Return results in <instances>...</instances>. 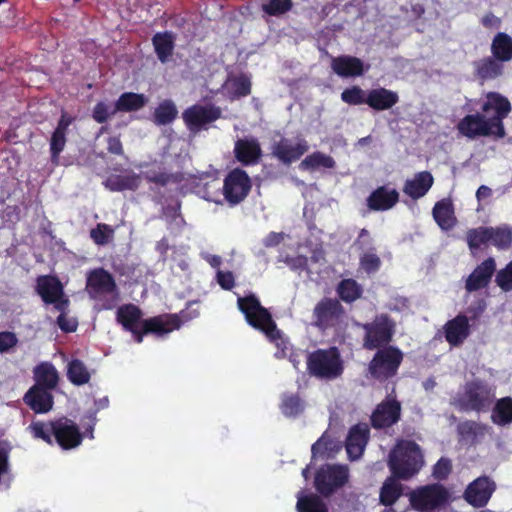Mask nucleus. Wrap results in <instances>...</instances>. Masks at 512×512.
<instances>
[{
  "mask_svg": "<svg viewBox=\"0 0 512 512\" xmlns=\"http://www.w3.org/2000/svg\"><path fill=\"white\" fill-rule=\"evenodd\" d=\"M481 110L486 114L491 110H494L495 113L490 118H486L480 113L466 115L457 124L459 133L469 139L491 135H495L499 138L504 137L505 128L503 119L511 112L509 100L497 92H489Z\"/></svg>",
  "mask_w": 512,
  "mask_h": 512,
  "instance_id": "obj_1",
  "label": "nucleus"
},
{
  "mask_svg": "<svg viewBox=\"0 0 512 512\" xmlns=\"http://www.w3.org/2000/svg\"><path fill=\"white\" fill-rule=\"evenodd\" d=\"M28 429L35 439H41L49 445L56 443L63 450L74 449L83 441L78 425L67 417L46 422L35 421Z\"/></svg>",
  "mask_w": 512,
  "mask_h": 512,
  "instance_id": "obj_2",
  "label": "nucleus"
},
{
  "mask_svg": "<svg viewBox=\"0 0 512 512\" xmlns=\"http://www.w3.org/2000/svg\"><path fill=\"white\" fill-rule=\"evenodd\" d=\"M237 306L244 314L247 323L264 333L269 341L274 343L278 350L284 354L288 340L283 336L282 331L277 328L271 313L261 305L259 299L254 294L238 297Z\"/></svg>",
  "mask_w": 512,
  "mask_h": 512,
  "instance_id": "obj_3",
  "label": "nucleus"
},
{
  "mask_svg": "<svg viewBox=\"0 0 512 512\" xmlns=\"http://www.w3.org/2000/svg\"><path fill=\"white\" fill-rule=\"evenodd\" d=\"M424 465L420 446L412 440H401L391 450L388 467L393 476L409 480L417 475Z\"/></svg>",
  "mask_w": 512,
  "mask_h": 512,
  "instance_id": "obj_4",
  "label": "nucleus"
},
{
  "mask_svg": "<svg viewBox=\"0 0 512 512\" xmlns=\"http://www.w3.org/2000/svg\"><path fill=\"white\" fill-rule=\"evenodd\" d=\"M307 371L318 379L334 380L344 372V362L337 347L316 349L307 355Z\"/></svg>",
  "mask_w": 512,
  "mask_h": 512,
  "instance_id": "obj_5",
  "label": "nucleus"
},
{
  "mask_svg": "<svg viewBox=\"0 0 512 512\" xmlns=\"http://www.w3.org/2000/svg\"><path fill=\"white\" fill-rule=\"evenodd\" d=\"M494 400L493 388L484 380L474 379L465 383L456 404L460 411L483 413L490 410Z\"/></svg>",
  "mask_w": 512,
  "mask_h": 512,
  "instance_id": "obj_6",
  "label": "nucleus"
},
{
  "mask_svg": "<svg viewBox=\"0 0 512 512\" xmlns=\"http://www.w3.org/2000/svg\"><path fill=\"white\" fill-rule=\"evenodd\" d=\"M411 507L418 512H435L446 509L451 501L450 491L440 483L418 487L409 495Z\"/></svg>",
  "mask_w": 512,
  "mask_h": 512,
  "instance_id": "obj_7",
  "label": "nucleus"
},
{
  "mask_svg": "<svg viewBox=\"0 0 512 512\" xmlns=\"http://www.w3.org/2000/svg\"><path fill=\"white\" fill-rule=\"evenodd\" d=\"M403 358V352L396 346L378 348L368 365L369 373L378 381H386L398 373Z\"/></svg>",
  "mask_w": 512,
  "mask_h": 512,
  "instance_id": "obj_8",
  "label": "nucleus"
},
{
  "mask_svg": "<svg viewBox=\"0 0 512 512\" xmlns=\"http://www.w3.org/2000/svg\"><path fill=\"white\" fill-rule=\"evenodd\" d=\"M365 332L363 347L367 350H374L390 346L395 333V322L388 314L377 315L372 322L362 325Z\"/></svg>",
  "mask_w": 512,
  "mask_h": 512,
  "instance_id": "obj_9",
  "label": "nucleus"
},
{
  "mask_svg": "<svg viewBox=\"0 0 512 512\" xmlns=\"http://www.w3.org/2000/svg\"><path fill=\"white\" fill-rule=\"evenodd\" d=\"M348 480L349 469L346 465H326L317 470L314 478V486L320 495L329 497L336 490L343 487Z\"/></svg>",
  "mask_w": 512,
  "mask_h": 512,
  "instance_id": "obj_10",
  "label": "nucleus"
},
{
  "mask_svg": "<svg viewBox=\"0 0 512 512\" xmlns=\"http://www.w3.org/2000/svg\"><path fill=\"white\" fill-rule=\"evenodd\" d=\"M345 316V309L338 299L324 297L313 309L314 325L321 330L337 327Z\"/></svg>",
  "mask_w": 512,
  "mask_h": 512,
  "instance_id": "obj_11",
  "label": "nucleus"
},
{
  "mask_svg": "<svg viewBox=\"0 0 512 512\" xmlns=\"http://www.w3.org/2000/svg\"><path fill=\"white\" fill-rule=\"evenodd\" d=\"M221 109L215 105L195 104L187 108L182 118L190 131H199L221 117Z\"/></svg>",
  "mask_w": 512,
  "mask_h": 512,
  "instance_id": "obj_12",
  "label": "nucleus"
},
{
  "mask_svg": "<svg viewBox=\"0 0 512 512\" xmlns=\"http://www.w3.org/2000/svg\"><path fill=\"white\" fill-rule=\"evenodd\" d=\"M401 403L395 399L386 397L374 409L370 421L375 429L390 428L401 419Z\"/></svg>",
  "mask_w": 512,
  "mask_h": 512,
  "instance_id": "obj_13",
  "label": "nucleus"
},
{
  "mask_svg": "<svg viewBox=\"0 0 512 512\" xmlns=\"http://www.w3.org/2000/svg\"><path fill=\"white\" fill-rule=\"evenodd\" d=\"M308 150L309 145L304 138L292 143L290 139L282 137L271 146V154L284 165L298 161Z\"/></svg>",
  "mask_w": 512,
  "mask_h": 512,
  "instance_id": "obj_14",
  "label": "nucleus"
},
{
  "mask_svg": "<svg viewBox=\"0 0 512 512\" xmlns=\"http://www.w3.org/2000/svg\"><path fill=\"white\" fill-rule=\"evenodd\" d=\"M496 490V483L488 476L473 480L464 491V499L476 508L484 507Z\"/></svg>",
  "mask_w": 512,
  "mask_h": 512,
  "instance_id": "obj_15",
  "label": "nucleus"
},
{
  "mask_svg": "<svg viewBox=\"0 0 512 512\" xmlns=\"http://www.w3.org/2000/svg\"><path fill=\"white\" fill-rule=\"evenodd\" d=\"M182 321L177 314H163L144 319L141 323V343L147 334L165 335L181 327Z\"/></svg>",
  "mask_w": 512,
  "mask_h": 512,
  "instance_id": "obj_16",
  "label": "nucleus"
},
{
  "mask_svg": "<svg viewBox=\"0 0 512 512\" xmlns=\"http://www.w3.org/2000/svg\"><path fill=\"white\" fill-rule=\"evenodd\" d=\"M86 289L92 297L105 294L118 295L115 279L104 268H96L88 274Z\"/></svg>",
  "mask_w": 512,
  "mask_h": 512,
  "instance_id": "obj_17",
  "label": "nucleus"
},
{
  "mask_svg": "<svg viewBox=\"0 0 512 512\" xmlns=\"http://www.w3.org/2000/svg\"><path fill=\"white\" fill-rule=\"evenodd\" d=\"M496 271V261L493 257L483 260L465 281V289L468 293L487 288Z\"/></svg>",
  "mask_w": 512,
  "mask_h": 512,
  "instance_id": "obj_18",
  "label": "nucleus"
},
{
  "mask_svg": "<svg viewBox=\"0 0 512 512\" xmlns=\"http://www.w3.org/2000/svg\"><path fill=\"white\" fill-rule=\"evenodd\" d=\"M142 310L134 304H124L116 311V320L125 331L133 335L137 343H141Z\"/></svg>",
  "mask_w": 512,
  "mask_h": 512,
  "instance_id": "obj_19",
  "label": "nucleus"
},
{
  "mask_svg": "<svg viewBox=\"0 0 512 512\" xmlns=\"http://www.w3.org/2000/svg\"><path fill=\"white\" fill-rule=\"evenodd\" d=\"M23 401L36 414L48 413L54 405L52 390L35 385L24 394Z\"/></svg>",
  "mask_w": 512,
  "mask_h": 512,
  "instance_id": "obj_20",
  "label": "nucleus"
},
{
  "mask_svg": "<svg viewBox=\"0 0 512 512\" xmlns=\"http://www.w3.org/2000/svg\"><path fill=\"white\" fill-rule=\"evenodd\" d=\"M234 156L244 166L257 164L262 156V149L258 139H238L234 145Z\"/></svg>",
  "mask_w": 512,
  "mask_h": 512,
  "instance_id": "obj_21",
  "label": "nucleus"
},
{
  "mask_svg": "<svg viewBox=\"0 0 512 512\" xmlns=\"http://www.w3.org/2000/svg\"><path fill=\"white\" fill-rule=\"evenodd\" d=\"M446 341L451 346H460L470 335L469 319L464 314H458L444 325Z\"/></svg>",
  "mask_w": 512,
  "mask_h": 512,
  "instance_id": "obj_22",
  "label": "nucleus"
},
{
  "mask_svg": "<svg viewBox=\"0 0 512 512\" xmlns=\"http://www.w3.org/2000/svg\"><path fill=\"white\" fill-rule=\"evenodd\" d=\"M331 68L340 77H358L365 72L363 61L355 56L341 55L331 57Z\"/></svg>",
  "mask_w": 512,
  "mask_h": 512,
  "instance_id": "obj_23",
  "label": "nucleus"
},
{
  "mask_svg": "<svg viewBox=\"0 0 512 512\" xmlns=\"http://www.w3.org/2000/svg\"><path fill=\"white\" fill-rule=\"evenodd\" d=\"M367 103L375 111H385L394 107L399 102L397 92L384 87L367 90Z\"/></svg>",
  "mask_w": 512,
  "mask_h": 512,
  "instance_id": "obj_24",
  "label": "nucleus"
},
{
  "mask_svg": "<svg viewBox=\"0 0 512 512\" xmlns=\"http://www.w3.org/2000/svg\"><path fill=\"white\" fill-rule=\"evenodd\" d=\"M36 283V292L47 305L52 304L59 296H63L64 294L63 285L55 276H39Z\"/></svg>",
  "mask_w": 512,
  "mask_h": 512,
  "instance_id": "obj_25",
  "label": "nucleus"
},
{
  "mask_svg": "<svg viewBox=\"0 0 512 512\" xmlns=\"http://www.w3.org/2000/svg\"><path fill=\"white\" fill-rule=\"evenodd\" d=\"M35 386L54 390L59 384V373L51 362H41L33 369Z\"/></svg>",
  "mask_w": 512,
  "mask_h": 512,
  "instance_id": "obj_26",
  "label": "nucleus"
},
{
  "mask_svg": "<svg viewBox=\"0 0 512 512\" xmlns=\"http://www.w3.org/2000/svg\"><path fill=\"white\" fill-rule=\"evenodd\" d=\"M475 76L482 80H493L503 75L504 63L494 56H486L474 62Z\"/></svg>",
  "mask_w": 512,
  "mask_h": 512,
  "instance_id": "obj_27",
  "label": "nucleus"
},
{
  "mask_svg": "<svg viewBox=\"0 0 512 512\" xmlns=\"http://www.w3.org/2000/svg\"><path fill=\"white\" fill-rule=\"evenodd\" d=\"M368 439V430L360 425L353 426L346 439V451L351 460L360 458Z\"/></svg>",
  "mask_w": 512,
  "mask_h": 512,
  "instance_id": "obj_28",
  "label": "nucleus"
},
{
  "mask_svg": "<svg viewBox=\"0 0 512 512\" xmlns=\"http://www.w3.org/2000/svg\"><path fill=\"white\" fill-rule=\"evenodd\" d=\"M433 218L442 230L449 231L455 226L457 220L450 198H444L434 205Z\"/></svg>",
  "mask_w": 512,
  "mask_h": 512,
  "instance_id": "obj_29",
  "label": "nucleus"
},
{
  "mask_svg": "<svg viewBox=\"0 0 512 512\" xmlns=\"http://www.w3.org/2000/svg\"><path fill=\"white\" fill-rule=\"evenodd\" d=\"M399 480L392 474L385 479L379 491V503L381 505L391 507L403 495L404 487Z\"/></svg>",
  "mask_w": 512,
  "mask_h": 512,
  "instance_id": "obj_30",
  "label": "nucleus"
},
{
  "mask_svg": "<svg viewBox=\"0 0 512 512\" xmlns=\"http://www.w3.org/2000/svg\"><path fill=\"white\" fill-rule=\"evenodd\" d=\"M488 430V426L473 420H466L457 426L460 440L470 446L475 445L484 437Z\"/></svg>",
  "mask_w": 512,
  "mask_h": 512,
  "instance_id": "obj_31",
  "label": "nucleus"
},
{
  "mask_svg": "<svg viewBox=\"0 0 512 512\" xmlns=\"http://www.w3.org/2000/svg\"><path fill=\"white\" fill-rule=\"evenodd\" d=\"M147 102L148 99L144 94L124 92L116 100L112 112L117 113L139 111L146 106Z\"/></svg>",
  "mask_w": 512,
  "mask_h": 512,
  "instance_id": "obj_32",
  "label": "nucleus"
},
{
  "mask_svg": "<svg viewBox=\"0 0 512 512\" xmlns=\"http://www.w3.org/2000/svg\"><path fill=\"white\" fill-rule=\"evenodd\" d=\"M251 187V179L246 171L235 168L225 177L223 192H250Z\"/></svg>",
  "mask_w": 512,
  "mask_h": 512,
  "instance_id": "obj_33",
  "label": "nucleus"
},
{
  "mask_svg": "<svg viewBox=\"0 0 512 512\" xmlns=\"http://www.w3.org/2000/svg\"><path fill=\"white\" fill-rule=\"evenodd\" d=\"M152 44L160 62L166 63L172 56L175 48V39L172 32H157L152 37Z\"/></svg>",
  "mask_w": 512,
  "mask_h": 512,
  "instance_id": "obj_34",
  "label": "nucleus"
},
{
  "mask_svg": "<svg viewBox=\"0 0 512 512\" xmlns=\"http://www.w3.org/2000/svg\"><path fill=\"white\" fill-rule=\"evenodd\" d=\"M141 182L139 175L133 172L112 174L105 180V187L112 191L135 190Z\"/></svg>",
  "mask_w": 512,
  "mask_h": 512,
  "instance_id": "obj_35",
  "label": "nucleus"
},
{
  "mask_svg": "<svg viewBox=\"0 0 512 512\" xmlns=\"http://www.w3.org/2000/svg\"><path fill=\"white\" fill-rule=\"evenodd\" d=\"M491 55L503 63L512 60V37L505 32H498L491 42Z\"/></svg>",
  "mask_w": 512,
  "mask_h": 512,
  "instance_id": "obj_36",
  "label": "nucleus"
},
{
  "mask_svg": "<svg viewBox=\"0 0 512 512\" xmlns=\"http://www.w3.org/2000/svg\"><path fill=\"white\" fill-rule=\"evenodd\" d=\"M335 166L336 162L334 158L320 151H316L307 155L300 163V169L309 171L333 169Z\"/></svg>",
  "mask_w": 512,
  "mask_h": 512,
  "instance_id": "obj_37",
  "label": "nucleus"
},
{
  "mask_svg": "<svg viewBox=\"0 0 512 512\" xmlns=\"http://www.w3.org/2000/svg\"><path fill=\"white\" fill-rule=\"evenodd\" d=\"M66 375L68 380L75 386L88 384L91 379L88 367L80 359H72L68 362Z\"/></svg>",
  "mask_w": 512,
  "mask_h": 512,
  "instance_id": "obj_38",
  "label": "nucleus"
},
{
  "mask_svg": "<svg viewBox=\"0 0 512 512\" xmlns=\"http://www.w3.org/2000/svg\"><path fill=\"white\" fill-rule=\"evenodd\" d=\"M491 420L494 424L505 426L512 423V398L507 396L496 401L492 413Z\"/></svg>",
  "mask_w": 512,
  "mask_h": 512,
  "instance_id": "obj_39",
  "label": "nucleus"
},
{
  "mask_svg": "<svg viewBox=\"0 0 512 512\" xmlns=\"http://www.w3.org/2000/svg\"><path fill=\"white\" fill-rule=\"evenodd\" d=\"M336 293L343 302L353 303L357 299L361 298L363 288L356 280L346 278L338 283Z\"/></svg>",
  "mask_w": 512,
  "mask_h": 512,
  "instance_id": "obj_40",
  "label": "nucleus"
},
{
  "mask_svg": "<svg viewBox=\"0 0 512 512\" xmlns=\"http://www.w3.org/2000/svg\"><path fill=\"white\" fill-rule=\"evenodd\" d=\"M489 228V244L498 250H508L512 246V227L502 225Z\"/></svg>",
  "mask_w": 512,
  "mask_h": 512,
  "instance_id": "obj_41",
  "label": "nucleus"
},
{
  "mask_svg": "<svg viewBox=\"0 0 512 512\" xmlns=\"http://www.w3.org/2000/svg\"><path fill=\"white\" fill-rule=\"evenodd\" d=\"M178 116V110L172 100H163L155 108L153 113V121L156 125H168L172 123Z\"/></svg>",
  "mask_w": 512,
  "mask_h": 512,
  "instance_id": "obj_42",
  "label": "nucleus"
},
{
  "mask_svg": "<svg viewBox=\"0 0 512 512\" xmlns=\"http://www.w3.org/2000/svg\"><path fill=\"white\" fill-rule=\"evenodd\" d=\"M296 508L298 512H328L325 502L313 493L299 496Z\"/></svg>",
  "mask_w": 512,
  "mask_h": 512,
  "instance_id": "obj_43",
  "label": "nucleus"
},
{
  "mask_svg": "<svg viewBox=\"0 0 512 512\" xmlns=\"http://www.w3.org/2000/svg\"><path fill=\"white\" fill-rule=\"evenodd\" d=\"M466 242L472 253L489 244V228L480 226L466 232Z\"/></svg>",
  "mask_w": 512,
  "mask_h": 512,
  "instance_id": "obj_44",
  "label": "nucleus"
},
{
  "mask_svg": "<svg viewBox=\"0 0 512 512\" xmlns=\"http://www.w3.org/2000/svg\"><path fill=\"white\" fill-rule=\"evenodd\" d=\"M144 178L151 183L158 186H166L170 183H179L182 181L183 176L181 174L168 173L162 168L149 169L144 172Z\"/></svg>",
  "mask_w": 512,
  "mask_h": 512,
  "instance_id": "obj_45",
  "label": "nucleus"
},
{
  "mask_svg": "<svg viewBox=\"0 0 512 512\" xmlns=\"http://www.w3.org/2000/svg\"><path fill=\"white\" fill-rule=\"evenodd\" d=\"M433 181V176L428 171L416 173L413 179L406 181L403 192H428Z\"/></svg>",
  "mask_w": 512,
  "mask_h": 512,
  "instance_id": "obj_46",
  "label": "nucleus"
},
{
  "mask_svg": "<svg viewBox=\"0 0 512 512\" xmlns=\"http://www.w3.org/2000/svg\"><path fill=\"white\" fill-rule=\"evenodd\" d=\"M281 412L286 417H296L304 410V403L298 394L285 393L282 395Z\"/></svg>",
  "mask_w": 512,
  "mask_h": 512,
  "instance_id": "obj_47",
  "label": "nucleus"
},
{
  "mask_svg": "<svg viewBox=\"0 0 512 512\" xmlns=\"http://www.w3.org/2000/svg\"><path fill=\"white\" fill-rule=\"evenodd\" d=\"M399 200V194H370L367 205L370 210L385 211L392 208Z\"/></svg>",
  "mask_w": 512,
  "mask_h": 512,
  "instance_id": "obj_48",
  "label": "nucleus"
},
{
  "mask_svg": "<svg viewBox=\"0 0 512 512\" xmlns=\"http://www.w3.org/2000/svg\"><path fill=\"white\" fill-rule=\"evenodd\" d=\"M262 11L274 17L282 16L293 8L292 0H268L266 3L262 4Z\"/></svg>",
  "mask_w": 512,
  "mask_h": 512,
  "instance_id": "obj_49",
  "label": "nucleus"
},
{
  "mask_svg": "<svg viewBox=\"0 0 512 512\" xmlns=\"http://www.w3.org/2000/svg\"><path fill=\"white\" fill-rule=\"evenodd\" d=\"M381 264V259L376 254V249L374 247L363 253L359 259L360 268L368 275L378 272Z\"/></svg>",
  "mask_w": 512,
  "mask_h": 512,
  "instance_id": "obj_50",
  "label": "nucleus"
},
{
  "mask_svg": "<svg viewBox=\"0 0 512 512\" xmlns=\"http://www.w3.org/2000/svg\"><path fill=\"white\" fill-rule=\"evenodd\" d=\"M367 91L363 90L361 87L354 85L349 88H346L341 93V100L353 106H358L367 103Z\"/></svg>",
  "mask_w": 512,
  "mask_h": 512,
  "instance_id": "obj_51",
  "label": "nucleus"
},
{
  "mask_svg": "<svg viewBox=\"0 0 512 512\" xmlns=\"http://www.w3.org/2000/svg\"><path fill=\"white\" fill-rule=\"evenodd\" d=\"M233 98L246 97L251 93V81L246 75H240L231 80Z\"/></svg>",
  "mask_w": 512,
  "mask_h": 512,
  "instance_id": "obj_52",
  "label": "nucleus"
},
{
  "mask_svg": "<svg viewBox=\"0 0 512 512\" xmlns=\"http://www.w3.org/2000/svg\"><path fill=\"white\" fill-rule=\"evenodd\" d=\"M114 230L108 224L99 223L91 229L90 237L97 245H106L113 237Z\"/></svg>",
  "mask_w": 512,
  "mask_h": 512,
  "instance_id": "obj_53",
  "label": "nucleus"
},
{
  "mask_svg": "<svg viewBox=\"0 0 512 512\" xmlns=\"http://www.w3.org/2000/svg\"><path fill=\"white\" fill-rule=\"evenodd\" d=\"M66 141V134L53 131L50 139V153L53 164L57 165L59 163V156L65 148Z\"/></svg>",
  "mask_w": 512,
  "mask_h": 512,
  "instance_id": "obj_54",
  "label": "nucleus"
},
{
  "mask_svg": "<svg viewBox=\"0 0 512 512\" xmlns=\"http://www.w3.org/2000/svg\"><path fill=\"white\" fill-rule=\"evenodd\" d=\"M453 469L451 459L441 457L433 466L432 476L438 481L446 480L451 474Z\"/></svg>",
  "mask_w": 512,
  "mask_h": 512,
  "instance_id": "obj_55",
  "label": "nucleus"
},
{
  "mask_svg": "<svg viewBox=\"0 0 512 512\" xmlns=\"http://www.w3.org/2000/svg\"><path fill=\"white\" fill-rule=\"evenodd\" d=\"M113 107L104 101H99L95 104L92 110V118L99 124L106 123L111 116L116 113L112 112Z\"/></svg>",
  "mask_w": 512,
  "mask_h": 512,
  "instance_id": "obj_56",
  "label": "nucleus"
},
{
  "mask_svg": "<svg viewBox=\"0 0 512 512\" xmlns=\"http://www.w3.org/2000/svg\"><path fill=\"white\" fill-rule=\"evenodd\" d=\"M495 282L505 292L512 290V260L497 272Z\"/></svg>",
  "mask_w": 512,
  "mask_h": 512,
  "instance_id": "obj_57",
  "label": "nucleus"
},
{
  "mask_svg": "<svg viewBox=\"0 0 512 512\" xmlns=\"http://www.w3.org/2000/svg\"><path fill=\"white\" fill-rule=\"evenodd\" d=\"M221 198H214L212 194H204L203 198L208 202H214L217 205H223L228 203L230 207H233L242 202L248 194H220Z\"/></svg>",
  "mask_w": 512,
  "mask_h": 512,
  "instance_id": "obj_58",
  "label": "nucleus"
},
{
  "mask_svg": "<svg viewBox=\"0 0 512 512\" xmlns=\"http://www.w3.org/2000/svg\"><path fill=\"white\" fill-rule=\"evenodd\" d=\"M95 406H96V409L93 410V411H89L87 414H86V418L89 420L90 422V425H89V428H86L85 429V433L86 432H90V434L93 433V427L97 421V418H96V414L99 410H102V409H105L109 406V399L107 396L105 397H102L98 400L95 401ZM91 437H93V435H91Z\"/></svg>",
  "mask_w": 512,
  "mask_h": 512,
  "instance_id": "obj_59",
  "label": "nucleus"
},
{
  "mask_svg": "<svg viewBox=\"0 0 512 512\" xmlns=\"http://www.w3.org/2000/svg\"><path fill=\"white\" fill-rule=\"evenodd\" d=\"M18 344L15 333L10 331L0 332V353H6Z\"/></svg>",
  "mask_w": 512,
  "mask_h": 512,
  "instance_id": "obj_60",
  "label": "nucleus"
},
{
  "mask_svg": "<svg viewBox=\"0 0 512 512\" xmlns=\"http://www.w3.org/2000/svg\"><path fill=\"white\" fill-rule=\"evenodd\" d=\"M58 327L65 333L75 332L78 327L76 318L68 317L67 314L59 315L56 319Z\"/></svg>",
  "mask_w": 512,
  "mask_h": 512,
  "instance_id": "obj_61",
  "label": "nucleus"
},
{
  "mask_svg": "<svg viewBox=\"0 0 512 512\" xmlns=\"http://www.w3.org/2000/svg\"><path fill=\"white\" fill-rule=\"evenodd\" d=\"M216 278H217V283L224 290L229 291L235 286V277L231 271L218 270Z\"/></svg>",
  "mask_w": 512,
  "mask_h": 512,
  "instance_id": "obj_62",
  "label": "nucleus"
},
{
  "mask_svg": "<svg viewBox=\"0 0 512 512\" xmlns=\"http://www.w3.org/2000/svg\"><path fill=\"white\" fill-rule=\"evenodd\" d=\"M181 203L177 198L170 197V202L163 207V213L165 216L176 219L181 217L180 213Z\"/></svg>",
  "mask_w": 512,
  "mask_h": 512,
  "instance_id": "obj_63",
  "label": "nucleus"
},
{
  "mask_svg": "<svg viewBox=\"0 0 512 512\" xmlns=\"http://www.w3.org/2000/svg\"><path fill=\"white\" fill-rule=\"evenodd\" d=\"M480 23L486 29H499L502 25L501 19L492 12L484 14L480 19Z\"/></svg>",
  "mask_w": 512,
  "mask_h": 512,
  "instance_id": "obj_64",
  "label": "nucleus"
}]
</instances>
